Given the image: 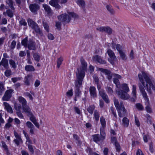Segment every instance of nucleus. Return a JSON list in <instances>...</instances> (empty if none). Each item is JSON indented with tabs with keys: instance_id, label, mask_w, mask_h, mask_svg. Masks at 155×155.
Wrapping results in <instances>:
<instances>
[{
	"instance_id": "ddd939ff",
	"label": "nucleus",
	"mask_w": 155,
	"mask_h": 155,
	"mask_svg": "<svg viewBox=\"0 0 155 155\" xmlns=\"http://www.w3.org/2000/svg\"><path fill=\"white\" fill-rule=\"evenodd\" d=\"M98 89L99 91V94L102 97L103 100L105 101L107 103H108L109 102V101L108 99V96L104 92V90H101H101V87L98 86Z\"/></svg>"
},
{
	"instance_id": "f3484780",
	"label": "nucleus",
	"mask_w": 155,
	"mask_h": 155,
	"mask_svg": "<svg viewBox=\"0 0 155 155\" xmlns=\"http://www.w3.org/2000/svg\"><path fill=\"white\" fill-rule=\"evenodd\" d=\"M118 114V115L120 117H122L125 115V114L126 112V110L125 109L124 106H122L121 105V106L118 110H117Z\"/></svg>"
},
{
	"instance_id": "412c9836",
	"label": "nucleus",
	"mask_w": 155,
	"mask_h": 155,
	"mask_svg": "<svg viewBox=\"0 0 155 155\" xmlns=\"http://www.w3.org/2000/svg\"><path fill=\"white\" fill-rule=\"evenodd\" d=\"M22 109L23 110L22 112H25L27 115H32V112L31 110L29 107L26 105L22 106Z\"/></svg>"
},
{
	"instance_id": "4d7b16f0",
	"label": "nucleus",
	"mask_w": 155,
	"mask_h": 155,
	"mask_svg": "<svg viewBox=\"0 0 155 155\" xmlns=\"http://www.w3.org/2000/svg\"><path fill=\"white\" fill-rule=\"evenodd\" d=\"M26 0H15L16 4L18 6L21 5L22 3H24Z\"/></svg>"
},
{
	"instance_id": "c85d7f7f",
	"label": "nucleus",
	"mask_w": 155,
	"mask_h": 155,
	"mask_svg": "<svg viewBox=\"0 0 155 155\" xmlns=\"http://www.w3.org/2000/svg\"><path fill=\"white\" fill-rule=\"evenodd\" d=\"M32 77V75H28L25 77L24 83L25 85L28 86L30 85L29 81Z\"/></svg>"
},
{
	"instance_id": "6ab92c4d",
	"label": "nucleus",
	"mask_w": 155,
	"mask_h": 155,
	"mask_svg": "<svg viewBox=\"0 0 155 155\" xmlns=\"http://www.w3.org/2000/svg\"><path fill=\"white\" fill-rule=\"evenodd\" d=\"M89 92L91 96L93 97H96L97 94L95 87L93 86H91L89 88Z\"/></svg>"
},
{
	"instance_id": "393cba45",
	"label": "nucleus",
	"mask_w": 155,
	"mask_h": 155,
	"mask_svg": "<svg viewBox=\"0 0 155 155\" xmlns=\"http://www.w3.org/2000/svg\"><path fill=\"white\" fill-rule=\"evenodd\" d=\"M76 2L83 10L84 9L85 6V3L84 0H77Z\"/></svg>"
},
{
	"instance_id": "cd10ccee",
	"label": "nucleus",
	"mask_w": 155,
	"mask_h": 155,
	"mask_svg": "<svg viewBox=\"0 0 155 155\" xmlns=\"http://www.w3.org/2000/svg\"><path fill=\"white\" fill-rule=\"evenodd\" d=\"M2 65L4 68H7L8 65V60L5 58H2L0 62V65Z\"/></svg>"
},
{
	"instance_id": "9d476101",
	"label": "nucleus",
	"mask_w": 155,
	"mask_h": 155,
	"mask_svg": "<svg viewBox=\"0 0 155 155\" xmlns=\"http://www.w3.org/2000/svg\"><path fill=\"white\" fill-rule=\"evenodd\" d=\"M119 96L122 99L124 100H127L130 98V96L127 93V92L124 91L123 90H120L119 91H116Z\"/></svg>"
},
{
	"instance_id": "603ef678",
	"label": "nucleus",
	"mask_w": 155,
	"mask_h": 155,
	"mask_svg": "<svg viewBox=\"0 0 155 155\" xmlns=\"http://www.w3.org/2000/svg\"><path fill=\"white\" fill-rule=\"evenodd\" d=\"M28 116L30 117V120L32 121L33 123H34L36 121V119L35 117L33 115V114L32 113V115H28Z\"/></svg>"
},
{
	"instance_id": "774afa93",
	"label": "nucleus",
	"mask_w": 155,
	"mask_h": 155,
	"mask_svg": "<svg viewBox=\"0 0 155 155\" xmlns=\"http://www.w3.org/2000/svg\"><path fill=\"white\" fill-rule=\"evenodd\" d=\"M16 44V42L13 40L12 41L11 43V45L10 47L12 49H14L15 46Z\"/></svg>"
},
{
	"instance_id": "7ed1b4c3",
	"label": "nucleus",
	"mask_w": 155,
	"mask_h": 155,
	"mask_svg": "<svg viewBox=\"0 0 155 155\" xmlns=\"http://www.w3.org/2000/svg\"><path fill=\"white\" fill-rule=\"evenodd\" d=\"M27 22L29 26L33 30V33L35 32L37 35H39L40 36L43 35V33L42 30L36 22L31 18L28 19Z\"/></svg>"
},
{
	"instance_id": "680f3d73",
	"label": "nucleus",
	"mask_w": 155,
	"mask_h": 155,
	"mask_svg": "<svg viewBox=\"0 0 155 155\" xmlns=\"http://www.w3.org/2000/svg\"><path fill=\"white\" fill-rule=\"evenodd\" d=\"M61 22L58 21L56 22V27L58 30H60L61 29Z\"/></svg>"
},
{
	"instance_id": "5fc2aeb1",
	"label": "nucleus",
	"mask_w": 155,
	"mask_h": 155,
	"mask_svg": "<svg viewBox=\"0 0 155 155\" xmlns=\"http://www.w3.org/2000/svg\"><path fill=\"white\" fill-rule=\"evenodd\" d=\"M5 75L6 77H8L12 74V72L10 70H7L5 72Z\"/></svg>"
},
{
	"instance_id": "052dcab7",
	"label": "nucleus",
	"mask_w": 155,
	"mask_h": 155,
	"mask_svg": "<svg viewBox=\"0 0 155 155\" xmlns=\"http://www.w3.org/2000/svg\"><path fill=\"white\" fill-rule=\"evenodd\" d=\"M63 61V59L62 58H59L58 59L57 61V67L58 68H59L60 65L61 64Z\"/></svg>"
},
{
	"instance_id": "dca6fc26",
	"label": "nucleus",
	"mask_w": 155,
	"mask_h": 155,
	"mask_svg": "<svg viewBox=\"0 0 155 155\" xmlns=\"http://www.w3.org/2000/svg\"><path fill=\"white\" fill-rule=\"evenodd\" d=\"M94 61H97L100 64H104L106 63V61L102 59L100 56L98 55L94 56L92 58Z\"/></svg>"
},
{
	"instance_id": "37998d69",
	"label": "nucleus",
	"mask_w": 155,
	"mask_h": 155,
	"mask_svg": "<svg viewBox=\"0 0 155 155\" xmlns=\"http://www.w3.org/2000/svg\"><path fill=\"white\" fill-rule=\"evenodd\" d=\"M94 116L95 120L98 121L99 120L100 116L99 112L97 110H94Z\"/></svg>"
},
{
	"instance_id": "f03ea898",
	"label": "nucleus",
	"mask_w": 155,
	"mask_h": 155,
	"mask_svg": "<svg viewBox=\"0 0 155 155\" xmlns=\"http://www.w3.org/2000/svg\"><path fill=\"white\" fill-rule=\"evenodd\" d=\"M81 67L77 69L78 72L76 73L77 78L83 79L85 75V71L87 69V64L83 58H81Z\"/></svg>"
},
{
	"instance_id": "4468645a",
	"label": "nucleus",
	"mask_w": 155,
	"mask_h": 155,
	"mask_svg": "<svg viewBox=\"0 0 155 155\" xmlns=\"http://www.w3.org/2000/svg\"><path fill=\"white\" fill-rule=\"evenodd\" d=\"M14 133L16 138V139L14 140V142L18 146L20 143H22L23 141L20 136L18 135V134L15 131H14Z\"/></svg>"
},
{
	"instance_id": "4be33fe9",
	"label": "nucleus",
	"mask_w": 155,
	"mask_h": 155,
	"mask_svg": "<svg viewBox=\"0 0 155 155\" xmlns=\"http://www.w3.org/2000/svg\"><path fill=\"white\" fill-rule=\"evenodd\" d=\"M26 125L30 129L29 130L30 133L31 134H34L35 127L32 123L30 121H27L26 124Z\"/></svg>"
},
{
	"instance_id": "2f4dec72",
	"label": "nucleus",
	"mask_w": 155,
	"mask_h": 155,
	"mask_svg": "<svg viewBox=\"0 0 155 155\" xmlns=\"http://www.w3.org/2000/svg\"><path fill=\"white\" fill-rule=\"evenodd\" d=\"M25 69L27 71H34L35 70L34 67L30 65H27L25 67Z\"/></svg>"
},
{
	"instance_id": "423d86ee",
	"label": "nucleus",
	"mask_w": 155,
	"mask_h": 155,
	"mask_svg": "<svg viewBox=\"0 0 155 155\" xmlns=\"http://www.w3.org/2000/svg\"><path fill=\"white\" fill-rule=\"evenodd\" d=\"M68 0H51L49 4L51 6L54 7L56 9H59L61 8V6L58 4H65L67 2Z\"/></svg>"
},
{
	"instance_id": "20e7f679",
	"label": "nucleus",
	"mask_w": 155,
	"mask_h": 155,
	"mask_svg": "<svg viewBox=\"0 0 155 155\" xmlns=\"http://www.w3.org/2000/svg\"><path fill=\"white\" fill-rule=\"evenodd\" d=\"M69 15L65 13L58 16V19L64 23H69L71 20V17L75 18H78V15L73 12L68 13Z\"/></svg>"
},
{
	"instance_id": "e2e57ef3",
	"label": "nucleus",
	"mask_w": 155,
	"mask_h": 155,
	"mask_svg": "<svg viewBox=\"0 0 155 155\" xmlns=\"http://www.w3.org/2000/svg\"><path fill=\"white\" fill-rule=\"evenodd\" d=\"M21 78L19 77L13 78H12V81L14 82L15 83L18 81H19L21 80Z\"/></svg>"
},
{
	"instance_id": "b1692460",
	"label": "nucleus",
	"mask_w": 155,
	"mask_h": 155,
	"mask_svg": "<svg viewBox=\"0 0 155 155\" xmlns=\"http://www.w3.org/2000/svg\"><path fill=\"white\" fill-rule=\"evenodd\" d=\"M6 4L8 5V7L12 10H14L15 7L14 6V2L13 0H6Z\"/></svg>"
},
{
	"instance_id": "13d9d810",
	"label": "nucleus",
	"mask_w": 155,
	"mask_h": 155,
	"mask_svg": "<svg viewBox=\"0 0 155 155\" xmlns=\"http://www.w3.org/2000/svg\"><path fill=\"white\" fill-rule=\"evenodd\" d=\"M86 151L87 153H89V155H93V153H94L92 151V149L89 147L87 148L86 149Z\"/></svg>"
},
{
	"instance_id": "2eb2a0df",
	"label": "nucleus",
	"mask_w": 155,
	"mask_h": 155,
	"mask_svg": "<svg viewBox=\"0 0 155 155\" xmlns=\"http://www.w3.org/2000/svg\"><path fill=\"white\" fill-rule=\"evenodd\" d=\"M29 8L30 11L36 14L37 13V12L39 9V6L38 4L34 3L30 4L29 5Z\"/></svg>"
},
{
	"instance_id": "6e6552de",
	"label": "nucleus",
	"mask_w": 155,
	"mask_h": 155,
	"mask_svg": "<svg viewBox=\"0 0 155 155\" xmlns=\"http://www.w3.org/2000/svg\"><path fill=\"white\" fill-rule=\"evenodd\" d=\"M107 53L109 56L108 60L109 62L112 64H114V61L116 59V57L114 52L111 49H108Z\"/></svg>"
},
{
	"instance_id": "a18cd8bd",
	"label": "nucleus",
	"mask_w": 155,
	"mask_h": 155,
	"mask_svg": "<svg viewBox=\"0 0 155 155\" xmlns=\"http://www.w3.org/2000/svg\"><path fill=\"white\" fill-rule=\"evenodd\" d=\"M43 24L45 29L47 32H49V29L48 24L46 22H44V21H43Z\"/></svg>"
},
{
	"instance_id": "c03bdc74",
	"label": "nucleus",
	"mask_w": 155,
	"mask_h": 155,
	"mask_svg": "<svg viewBox=\"0 0 155 155\" xmlns=\"http://www.w3.org/2000/svg\"><path fill=\"white\" fill-rule=\"evenodd\" d=\"M33 56L35 61H39L40 59V57L38 54L37 53H34L33 54Z\"/></svg>"
},
{
	"instance_id": "bb28decb",
	"label": "nucleus",
	"mask_w": 155,
	"mask_h": 155,
	"mask_svg": "<svg viewBox=\"0 0 155 155\" xmlns=\"http://www.w3.org/2000/svg\"><path fill=\"white\" fill-rule=\"evenodd\" d=\"M114 104L117 110H118L120 109V106H121V105H122V106L124 105L123 103L122 102H120V104L118 100L116 99L115 97L114 98Z\"/></svg>"
},
{
	"instance_id": "09e8293b",
	"label": "nucleus",
	"mask_w": 155,
	"mask_h": 155,
	"mask_svg": "<svg viewBox=\"0 0 155 155\" xmlns=\"http://www.w3.org/2000/svg\"><path fill=\"white\" fill-rule=\"evenodd\" d=\"M28 40L27 38H25L22 41L21 44L25 47L26 48L28 46Z\"/></svg>"
},
{
	"instance_id": "49530a36",
	"label": "nucleus",
	"mask_w": 155,
	"mask_h": 155,
	"mask_svg": "<svg viewBox=\"0 0 155 155\" xmlns=\"http://www.w3.org/2000/svg\"><path fill=\"white\" fill-rule=\"evenodd\" d=\"M136 86L135 85H133V86L132 92V94L133 95V96L134 98H136Z\"/></svg>"
},
{
	"instance_id": "a878e982",
	"label": "nucleus",
	"mask_w": 155,
	"mask_h": 155,
	"mask_svg": "<svg viewBox=\"0 0 155 155\" xmlns=\"http://www.w3.org/2000/svg\"><path fill=\"white\" fill-rule=\"evenodd\" d=\"M3 104L5 107L7 111L11 114L13 113V110L11 106L7 102H4Z\"/></svg>"
},
{
	"instance_id": "5701e85b",
	"label": "nucleus",
	"mask_w": 155,
	"mask_h": 155,
	"mask_svg": "<svg viewBox=\"0 0 155 155\" xmlns=\"http://www.w3.org/2000/svg\"><path fill=\"white\" fill-rule=\"evenodd\" d=\"M42 7L44 8L45 12L48 15L51 14L52 12V10L49 6L47 4H44L42 5Z\"/></svg>"
},
{
	"instance_id": "a211bd4d",
	"label": "nucleus",
	"mask_w": 155,
	"mask_h": 155,
	"mask_svg": "<svg viewBox=\"0 0 155 155\" xmlns=\"http://www.w3.org/2000/svg\"><path fill=\"white\" fill-rule=\"evenodd\" d=\"M102 71L107 75V77L108 80H110L112 76H113L114 74H112L110 71L104 69H102Z\"/></svg>"
},
{
	"instance_id": "58836bf2",
	"label": "nucleus",
	"mask_w": 155,
	"mask_h": 155,
	"mask_svg": "<svg viewBox=\"0 0 155 155\" xmlns=\"http://www.w3.org/2000/svg\"><path fill=\"white\" fill-rule=\"evenodd\" d=\"M9 63L12 68L14 69L16 68L17 64L14 60L12 59H10L9 60Z\"/></svg>"
},
{
	"instance_id": "3c124183",
	"label": "nucleus",
	"mask_w": 155,
	"mask_h": 155,
	"mask_svg": "<svg viewBox=\"0 0 155 155\" xmlns=\"http://www.w3.org/2000/svg\"><path fill=\"white\" fill-rule=\"evenodd\" d=\"M14 108L17 111H20V110L21 108V106L20 104L15 103L14 104Z\"/></svg>"
},
{
	"instance_id": "4c0bfd02",
	"label": "nucleus",
	"mask_w": 155,
	"mask_h": 155,
	"mask_svg": "<svg viewBox=\"0 0 155 155\" xmlns=\"http://www.w3.org/2000/svg\"><path fill=\"white\" fill-rule=\"evenodd\" d=\"M4 83L0 81V95H2L5 90Z\"/></svg>"
},
{
	"instance_id": "bf43d9fd",
	"label": "nucleus",
	"mask_w": 155,
	"mask_h": 155,
	"mask_svg": "<svg viewBox=\"0 0 155 155\" xmlns=\"http://www.w3.org/2000/svg\"><path fill=\"white\" fill-rule=\"evenodd\" d=\"M114 144L115 146L117 151L119 152L120 150V147L119 143L117 142H116Z\"/></svg>"
},
{
	"instance_id": "ea45409f",
	"label": "nucleus",
	"mask_w": 155,
	"mask_h": 155,
	"mask_svg": "<svg viewBox=\"0 0 155 155\" xmlns=\"http://www.w3.org/2000/svg\"><path fill=\"white\" fill-rule=\"evenodd\" d=\"M120 58L122 60L125 61L127 59V58L125 53L123 51H120L119 52Z\"/></svg>"
},
{
	"instance_id": "a19ab883",
	"label": "nucleus",
	"mask_w": 155,
	"mask_h": 155,
	"mask_svg": "<svg viewBox=\"0 0 155 155\" xmlns=\"http://www.w3.org/2000/svg\"><path fill=\"white\" fill-rule=\"evenodd\" d=\"M135 107L137 109L139 110H143L144 109L142 105L139 103H137L135 104Z\"/></svg>"
},
{
	"instance_id": "1a4fd4ad",
	"label": "nucleus",
	"mask_w": 155,
	"mask_h": 155,
	"mask_svg": "<svg viewBox=\"0 0 155 155\" xmlns=\"http://www.w3.org/2000/svg\"><path fill=\"white\" fill-rule=\"evenodd\" d=\"M96 29L101 32H104L109 35H111L113 32L112 29L110 27L107 26H101L97 27Z\"/></svg>"
},
{
	"instance_id": "aec40b11",
	"label": "nucleus",
	"mask_w": 155,
	"mask_h": 155,
	"mask_svg": "<svg viewBox=\"0 0 155 155\" xmlns=\"http://www.w3.org/2000/svg\"><path fill=\"white\" fill-rule=\"evenodd\" d=\"M27 47L30 50H35L36 49L35 42L32 40L30 41L28 43Z\"/></svg>"
},
{
	"instance_id": "c756f323",
	"label": "nucleus",
	"mask_w": 155,
	"mask_h": 155,
	"mask_svg": "<svg viewBox=\"0 0 155 155\" xmlns=\"http://www.w3.org/2000/svg\"><path fill=\"white\" fill-rule=\"evenodd\" d=\"M13 10H11L10 9L7 10L6 12H4L3 14L5 15L6 14L10 18H12L13 16V12L12 11Z\"/></svg>"
},
{
	"instance_id": "e433bc0d",
	"label": "nucleus",
	"mask_w": 155,
	"mask_h": 155,
	"mask_svg": "<svg viewBox=\"0 0 155 155\" xmlns=\"http://www.w3.org/2000/svg\"><path fill=\"white\" fill-rule=\"evenodd\" d=\"M123 124L125 127H127L129 125V120L126 117H124L122 120Z\"/></svg>"
},
{
	"instance_id": "338daca9",
	"label": "nucleus",
	"mask_w": 155,
	"mask_h": 155,
	"mask_svg": "<svg viewBox=\"0 0 155 155\" xmlns=\"http://www.w3.org/2000/svg\"><path fill=\"white\" fill-rule=\"evenodd\" d=\"M16 114L19 118H23V116L20 111H17Z\"/></svg>"
},
{
	"instance_id": "864d4df0",
	"label": "nucleus",
	"mask_w": 155,
	"mask_h": 155,
	"mask_svg": "<svg viewBox=\"0 0 155 155\" xmlns=\"http://www.w3.org/2000/svg\"><path fill=\"white\" fill-rule=\"evenodd\" d=\"M73 94V90L72 89L68 90L66 93V95L68 97H71Z\"/></svg>"
},
{
	"instance_id": "f704fd0d",
	"label": "nucleus",
	"mask_w": 155,
	"mask_h": 155,
	"mask_svg": "<svg viewBox=\"0 0 155 155\" xmlns=\"http://www.w3.org/2000/svg\"><path fill=\"white\" fill-rule=\"evenodd\" d=\"M18 100L19 102L21 104L22 106L26 105L27 101L26 100L22 97H19L18 98Z\"/></svg>"
},
{
	"instance_id": "8fccbe9b",
	"label": "nucleus",
	"mask_w": 155,
	"mask_h": 155,
	"mask_svg": "<svg viewBox=\"0 0 155 155\" xmlns=\"http://www.w3.org/2000/svg\"><path fill=\"white\" fill-rule=\"evenodd\" d=\"M2 147L4 149V150L7 153H8V149L5 142L4 141H2Z\"/></svg>"
},
{
	"instance_id": "0e129e2a",
	"label": "nucleus",
	"mask_w": 155,
	"mask_h": 155,
	"mask_svg": "<svg viewBox=\"0 0 155 155\" xmlns=\"http://www.w3.org/2000/svg\"><path fill=\"white\" fill-rule=\"evenodd\" d=\"M28 147L29 151L31 152L32 153H34V150L32 146L31 145H28Z\"/></svg>"
},
{
	"instance_id": "de8ad7c7",
	"label": "nucleus",
	"mask_w": 155,
	"mask_h": 155,
	"mask_svg": "<svg viewBox=\"0 0 155 155\" xmlns=\"http://www.w3.org/2000/svg\"><path fill=\"white\" fill-rule=\"evenodd\" d=\"M106 91L109 94L112 95L113 94V91L112 88L109 87H107Z\"/></svg>"
},
{
	"instance_id": "79ce46f5",
	"label": "nucleus",
	"mask_w": 155,
	"mask_h": 155,
	"mask_svg": "<svg viewBox=\"0 0 155 155\" xmlns=\"http://www.w3.org/2000/svg\"><path fill=\"white\" fill-rule=\"evenodd\" d=\"M122 89L124 91L127 92H128L129 91V89L127 86V84H124L122 85Z\"/></svg>"
},
{
	"instance_id": "c9c22d12",
	"label": "nucleus",
	"mask_w": 155,
	"mask_h": 155,
	"mask_svg": "<svg viewBox=\"0 0 155 155\" xmlns=\"http://www.w3.org/2000/svg\"><path fill=\"white\" fill-rule=\"evenodd\" d=\"M95 106L94 105H91L87 109V110L91 114H92L95 109Z\"/></svg>"
},
{
	"instance_id": "6e6d98bb",
	"label": "nucleus",
	"mask_w": 155,
	"mask_h": 155,
	"mask_svg": "<svg viewBox=\"0 0 155 155\" xmlns=\"http://www.w3.org/2000/svg\"><path fill=\"white\" fill-rule=\"evenodd\" d=\"M19 23L20 25H23L24 26L27 25V23L26 22L25 19H21L19 21Z\"/></svg>"
},
{
	"instance_id": "39448f33",
	"label": "nucleus",
	"mask_w": 155,
	"mask_h": 155,
	"mask_svg": "<svg viewBox=\"0 0 155 155\" xmlns=\"http://www.w3.org/2000/svg\"><path fill=\"white\" fill-rule=\"evenodd\" d=\"M83 80V79L78 78L75 81L74 92L75 96L76 97H79L81 94V92L79 88L81 86Z\"/></svg>"
},
{
	"instance_id": "0eeeda50",
	"label": "nucleus",
	"mask_w": 155,
	"mask_h": 155,
	"mask_svg": "<svg viewBox=\"0 0 155 155\" xmlns=\"http://www.w3.org/2000/svg\"><path fill=\"white\" fill-rule=\"evenodd\" d=\"M100 135L95 134L92 136L93 140L96 143H98L100 141L104 140L105 137V134L101 128H100Z\"/></svg>"
},
{
	"instance_id": "9b49d317",
	"label": "nucleus",
	"mask_w": 155,
	"mask_h": 155,
	"mask_svg": "<svg viewBox=\"0 0 155 155\" xmlns=\"http://www.w3.org/2000/svg\"><path fill=\"white\" fill-rule=\"evenodd\" d=\"M14 90L12 89L8 90L6 91L5 94L2 98L4 101H8L12 97V93L13 92Z\"/></svg>"
},
{
	"instance_id": "f8f14e48",
	"label": "nucleus",
	"mask_w": 155,
	"mask_h": 155,
	"mask_svg": "<svg viewBox=\"0 0 155 155\" xmlns=\"http://www.w3.org/2000/svg\"><path fill=\"white\" fill-rule=\"evenodd\" d=\"M113 77V82L116 84V87L117 88H119L120 87V82L118 79H121V76L117 74H114Z\"/></svg>"
},
{
	"instance_id": "7c9ffc66",
	"label": "nucleus",
	"mask_w": 155,
	"mask_h": 155,
	"mask_svg": "<svg viewBox=\"0 0 155 155\" xmlns=\"http://www.w3.org/2000/svg\"><path fill=\"white\" fill-rule=\"evenodd\" d=\"M73 137L74 139L76 140V143L78 146H80L81 144V142L80 140V137L78 136L75 134L73 135Z\"/></svg>"
},
{
	"instance_id": "f257e3e1",
	"label": "nucleus",
	"mask_w": 155,
	"mask_h": 155,
	"mask_svg": "<svg viewBox=\"0 0 155 155\" xmlns=\"http://www.w3.org/2000/svg\"><path fill=\"white\" fill-rule=\"evenodd\" d=\"M138 77L140 82L138 83V87L140 91L145 100L147 101L148 104V98L144 87L148 92L151 94L152 93V90L155 91V85L153 83L149 75L144 72L142 71L141 73L139 74Z\"/></svg>"
},
{
	"instance_id": "69168bd1",
	"label": "nucleus",
	"mask_w": 155,
	"mask_h": 155,
	"mask_svg": "<svg viewBox=\"0 0 155 155\" xmlns=\"http://www.w3.org/2000/svg\"><path fill=\"white\" fill-rule=\"evenodd\" d=\"M26 54L25 51H20L19 52V55L20 57H25L26 55Z\"/></svg>"
},
{
	"instance_id": "72a5a7b5",
	"label": "nucleus",
	"mask_w": 155,
	"mask_h": 155,
	"mask_svg": "<svg viewBox=\"0 0 155 155\" xmlns=\"http://www.w3.org/2000/svg\"><path fill=\"white\" fill-rule=\"evenodd\" d=\"M106 8L108 11L111 14H113L115 13V11L112 8V6L110 5H106Z\"/></svg>"
},
{
	"instance_id": "473e14b6",
	"label": "nucleus",
	"mask_w": 155,
	"mask_h": 155,
	"mask_svg": "<svg viewBox=\"0 0 155 155\" xmlns=\"http://www.w3.org/2000/svg\"><path fill=\"white\" fill-rule=\"evenodd\" d=\"M100 122L102 127L100 128L104 130V129L106 125V121L104 118L103 117H101L100 118Z\"/></svg>"
}]
</instances>
